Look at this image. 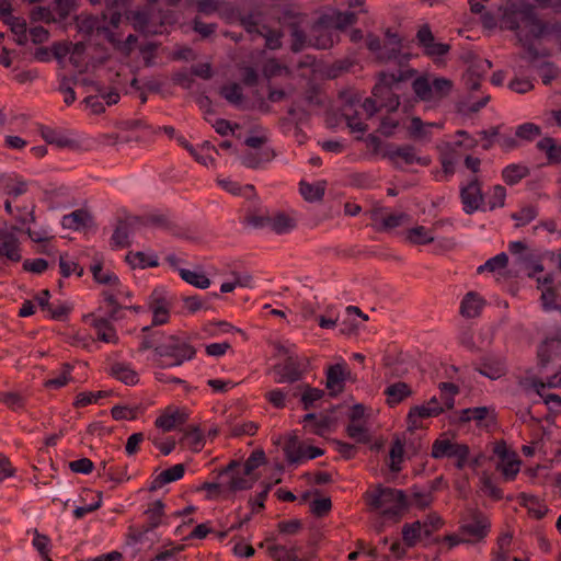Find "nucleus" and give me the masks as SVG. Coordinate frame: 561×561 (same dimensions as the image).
<instances>
[{"instance_id": "nucleus-1", "label": "nucleus", "mask_w": 561, "mask_h": 561, "mask_svg": "<svg viewBox=\"0 0 561 561\" xmlns=\"http://www.w3.org/2000/svg\"><path fill=\"white\" fill-rule=\"evenodd\" d=\"M535 8H561V0H527L520 9L511 11L504 16L507 28L516 32L523 46L530 48L534 39L551 35L561 50V25L549 27L538 20L533 10Z\"/></svg>"}, {"instance_id": "nucleus-2", "label": "nucleus", "mask_w": 561, "mask_h": 561, "mask_svg": "<svg viewBox=\"0 0 561 561\" xmlns=\"http://www.w3.org/2000/svg\"><path fill=\"white\" fill-rule=\"evenodd\" d=\"M365 501L369 507L394 523L403 517L409 507L404 491L381 484L370 486L365 493Z\"/></svg>"}, {"instance_id": "nucleus-3", "label": "nucleus", "mask_w": 561, "mask_h": 561, "mask_svg": "<svg viewBox=\"0 0 561 561\" xmlns=\"http://www.w3.org/2000/svg\"><path fill=\"white\" fill-rule=\"evenodd\" d=\"M365 144L371 154L388 159L396 168L413 164L425 168L432 163L430 156L420 154L417 149L411 145H382L380 139L374 135H369Z\"/></svg>"}, {"instance_id": "nucleus-4", "label": "nucleus", "mask_w": 561, "mask_h": 561, "mask_svg": "<svg viewBox=\"0 0 561 561\" xmlns=\"http://www.w3.org/2000/svg\"><path fill=\"white\" fill-rule=\"evenodd\" d=\"M415 75L412 68H401L396 72L380 71L373 88V96L378 101L379 106L390 113L397 112L400 106V98L394 92L399 83L411 79Z\"/></svg>"}, {"instance_id": "nucleus-5", "label": "nucleus", "mask_w": 561, "mask_h": 561, "mask_svg": "<svg viewBox=\"0 0 561 561\" xmlns=\"http://www.w3.org/2000/svg\"><path fill=\"white\" fill-rule=\"evenodd\" d=\"M196 348L181 336L168 335L162 345L156 348L154 359L159 368L178 367L185 362L192 360L196 356Z\"/></svg>"}, {"instance_id": "nucleus-6", "label": "nucleus", "mask_w": 561, "mask_h": 561, "mask_svg": "<svg viewBox=\"0 0 561 561\" xmlns=\"http://www.w3.org/2000/svg\"><path fill=\"white\" fill-rule=\"evenodd\" d=\"M412 89L420 101L437 102L451 92L453 82L446 78L431 80L427 76H420L413 80Z\"/></svg>"}, {"instance_id": "nucleus-7", "label": "nucleus", "mask_w": 561, "mask_h": 561, "mask_svg": "<svg viewBox=\"0 0 561 561\" xmlns=\"http://www.w3.org/2000/svg\"><path fill=\"white\" fill-rule=\"evenodd\" d=\"M495 457V470L501 473L503 481H514L520 471L522 460L515 450L504 440L496 442L493 446Z\"/></svg>"}, {"instance_id": "nucleus-8", "label": "nucleus", "mask_w": 561, "mask_h": 561, "mask_svg": "<svg viewBox=\"0 0 561 561\" xmlns=\"http://www.w3.org/2000/svg\"><path fill=\"white\" fill-rule=\"evenodd\" d=\"M469 454L470 451L467 445L459 444L445 434L434 440L431 451V456L434 459L455 458L458 469H462L467 465Z\"/></svg>"}, {"instance_id": "nucleus-9", "label": "nucleus", "mask_w": 561, "mask_h": 561, "mask_svg": "<svg viewBox=\"0 0 561 561\" xmlns=\"http://www.w3.org/2000/svg\"><path fill=\"white\" fill-rule=\"evenodd\" d=\"M490 526V520L484 514L470 510L460 522L459 533L465 536L467 543H474L488 536Z\"/></svg>"}, {"instance_id": "nucleus-10", "label": "nucleus", "mask_w": 561, "mask_h": 561, "mask_svg": "<svg viewBox=\"0 0 561 561\" xmlns=\"http://www.w3.org/2000/svg\"><path fill=\"white\" fill-rule=\"evenodd\" d=\"M388 41L392 48L389 51H383L381 49L380 39L377 36L368 34L366 37H364L360 31L353 30V44L363 43V45H365L371 53H374L380 61L398 59L397 53L401 46L400 39L394 34H388Z\"/></svg>"}, {"instance_id": "nucleus-11", "label": "nucleus", "mask_w": 561, "mask_h": 561, "mask_svg": "<svg viewBox=\"0 0 561 561\" xmlns=\"http://www.w3.org/2000/svg\"><path fill=\"white\" fill-rule=\"evenodd\" d=\"M283 27L290 36V50L299 53L309 46V36L305 32L301 20L298 14L285 12L283 16Z\"/></svg>"}, {"instance_id": "nucleus-12", "label": "nucleus", "mask_w": 561, "mask_h": 561, "mask_svg": "<svg viewBox=\"0 0 561 561\" xmlns=\"http://www.w3.org/2000/svg\"><path fill=\"white\" fill-rule=\"evenodd\" d=\"M148 310L152 312V325H163L170 321L171 302L163 287H156L148 296Z\"/></svg>"}, {"instance_id": "nucleus-13", "label": "nucleus", "mask_w": 561, "mask_h": 561, "mask_svg": "<svg viewBox=\"0 0 561 561\" xmlns=\"http://www.w3.org/2000/svg\"><path fill=\"white\" fill-rule=\"evenodd\" d=\"M374 411L363 404L353 405V440L357 443L370 442V420Z\"/></svg>"}, {"instance_id": "nucleus-14", "label": "nucleus", "mask_w": 561, "mask_h": 561, "mask_svg": "<svg viewBox=\"0 0 561 561\" xmlns=\"http://www.w3.org/2000/svg\"><path fill=\"white\" fill-rule=\"evenodd\" d=\"M351 24V11L346 10L341 12L337 9L330 8L323 11L312 23L314 31L329 30L335 32L337 30H344Z\"/></svg>"}, {"instance_id": "nucleus-15", "label": "nucleus", "mask_w": 561, "mask_h": 561, "mask_svg": "<svg viewBox=\"0 0 561 561\" xmlns=\"http://www.w3.org/2000/svg\"><path fill=\"white\" fill-rule=\"evenodd\" d=\"M284 453L289 463H298L304 459H316L324 455V449L317 446H305L296 436L290 437L284 446Z\"/></svg>"}, {"instance_id": "nucleus-16", "label": "nucleus", "mask_w": 561, "mask_h": 561, "mask_svg": "<svg viewBox=\"0 0 561 561\" xmlns=\"http://www.w3.org/2000/svg\"><path fill=\"white\" fill-rule=\"evenodd\" d=\"M460 198L466 214H473L481 208L484 197L478 178L474 176L467 184L461 185Z\"/></svg>"}, {"instance_id": "nucleus-17", "label": "nucleus", "mask_w": 561, "mask_h": 561, "mask_svg": "<svg viewBox=\"0 0 561 561\" xmlns=\"http://www.w3.org/2000/svg\"><path fill=\"white\" fill-rule=\"evenodd\" d=\"M14 231H23L21 227L12 226L11 231H0V256L13 263L22 260L21 243Z\"/></svg>"}, {"instance_id": "nucleus-18", "label": "nucleus", "mask_w": 561, "mask_h": 561, "mask_svg": "<svg viewBox=\"0 0 561 561\" xmlns=\"http://www.w3.org/2000/svg\"><path fill=\"white\" fill-rule=\"evenodd\" d=\"M84 319H90V325L95 330L96 339L104 343H113L117 344L119 342V337L117 335L116 329L113 325V319L96 316L94 312L84 317Z\"/></svg>"}, {"instance_id": "nucleus-19", "label": "nucleus", "mask_w": 561, "mask_h": 561, "mask_svg": "<svg viewBox=\"0 0 561 561\" xmlns=\"http://www.w3.org/2000/svg\"><path fill=\"white\" fill-rule=\"evenodd\" d=\"M274 371L278 376L277 382H296L302 378L301 364L297 356H287L282 364L274 366Z\"/></svg>"}, {"instance_id": "nucleus-20", "label": "nucleus", "mask_w": 561, "mask_h": 561, "mask_svg": "<svg viewBox=\"0 0 561 561\" xmlns=\"http://www.w3.org/2000/svg\"><path fill=\"white\" fill-rule=\"evenodd\" d=\"M416 38L419 45L427 56L439 57L447 54L449 50L448 45L435 42L434 35L427 24H424L419 28Z\"/></svg>"}, {"instance_id": "nucleus-21", "label": "nucleus", "mask_w": 561, "mask_h": 561, "mask_svg": "<svg viewBox=\"0 0 561 561\" xmlns=\"http://www.w3.org/2000/svg\"><path fill=\"white\" fill-rule=\"evenodd\" d=\"M165 503L162 500H156L148 504L142 515L146 522L142 526L149 531H153L162 525H168V516L165 514Z\"/></svg>"}, {"instance_id": "nucleus-22", "label": "nucleus", "mask_w": 561, "mask_h": 561, "mask_svg": "<svg viewBox=\"0 0 561 561\" xmlns=\"http://www.w3.org/2000/svg\"><path fill=\"white\" fill-rule=\"evenodd\" d=\"M325 389L332 398L337 397L345 389L344 365H330L325 371Z\"/></svg>"}, {"instance_id": "nucleus-23", "label": "nucleus", "mask_w": 561, "mask_h": 561, "mask_svg": "<svg viewBox=\"0 0 561 561\" xmlns=\"http://www.w3.org/2000/svg\"><path fill=\"white\" fill-rule=\"evenodd\" d=\"M91 4H105V10L102 12L104 20L108 19L113 27H118L122 20V11L125 10L130 0H88Z\"/></svg>"}, {"instance_id": "nucleus-24", "label": "nucleus", "mask_w": 561, "mask_h": 561, "mask_svg": "<svg viewBox=\"0 0 561 561\" xmlns=\"http://www.w3.org/2000/svg\"><path fill=\"white\" fill-rule=\"evenodd\" d=\"M185 465L176 463L171 468H168L161 471L157 477H154L149 486V492H156L161 489L163 485L181 480L185 473Z\"/></svg>"}, {"instance_id": "nucleus-25", "label": "nucleus", "mask_w": 561, "mask_h": 561, "mask_svg": "<svg viewBox=\"0 0 561 561\" xmlns=\"http://www.w3.org/2000/svg\"><path fill=\"white\" fill-rule=\"evenodd\" d=\"M485 306L484 298L477 291L467 293L461 302L459 312L463 318L472 319L481 314L482 309Z\"/></svg>"}, {"instance_id": "nucleus-26", "label": "nucleus", "mask_w": 561, "mask_h": 561, "mask_svg": "<svg viewBox=\"0 0 561 561\" xmlns=\"http://www.w3.org/2000/svg\"><path fill=\"white\" fill-rule=\"evenodd\" d=\"M404 436L394 434L388 456V468L391 472L398 473L402 470V463L404 461Z\"/></svg>"}, {"instance_id": "nucleus-27", "label": "nucleus", "mask_w": 561, "mask_h": 561, "mask_svg": "<svg viewBox=\"0 0 561 561\" xmlns=\"http://www.w3.org/2000/svg\"><path fill=\"white\" fill-rule=\"evenodd\" d=\"M517 501L519 502V504L523 507H525L527 510L528 515L535 519L543 518L549 511L546 503L542 500H540L538 496L533 495V494L523 492V493L518 494Z\"/></svg>"}, {"instance_id": "nucleus-28", "label": "nucleus", "mask_w": 561, "mask_h": 561, "mask_svg": "<svg viewBox=\"0 0 561 561\" xmlns=\"http://www.w3.org/2000/svg\"><path fill=\"white\" fill-rule=\"evenodd\" d=\"M156 325L149 324L141 329V342L138 346V352L144 353L148 350H153L156 354V348L159 345H162L165 340V334L161 330H153Z\"/></svg>"}, {"instance_id": "nucleus-29", "label": "nucleus", "mask_w": 561, "mask_h": 561, "mask_svg": "<svg viewBox=\"0 0 561 561\" xmlns=\"http://www.w3.org/2000/svg\"><path fill=\"white\" fill-rule=\"evenodd\" d=\"M443 221H436L432 228L424 226L413 227L405 232V238L413 244H428L435 240V230L443 226Z\"/></svg>"}, {"instance_id": "nucleus-30", "label": "nucleus", "mask_w": 561, "mask_h": 561, "mask_svg": "<svg viewBox=\"0 0 561 561\" xmlns=\"http://www.w3.org/2000/svg\"><path fill=\"white\" fill-rule=\"evenodd\" d=\"M219 185L228 193L234 196H244L253 202V205L260 203L255 186L253 184L241 185L237 181L232 180H219Z\"/></svg>"}, {"instance_id": "nucleus-31", "label": "nucleus", "mask_w": 561, "mask_h": 561, "mask_svg": "<svg viewBox=\"0 0 561 561\" xmlns=\"http://www.w3.org/2000/svg\"><path fill=\"white\" fill-rule=\"evenodd\" d=\"M101 296L104 306L100 305L98 311L103 312L102 317L113 319L114 321L122 319L119 311L124 309V307L118 302L116 296L110 290H103Z\"/></svg>"}, {"instance_id": "nucleus-32", "label": "nucleus", "mask_w": 561, "mask_h": 561, "mask_svg": "<svg viewBox=\"0 0 561 561\" xmlns=\"http://www.w3.org/2000/svg\"><path fill=\"white\" fill-rule=\"evenodd\" d=\"M145 224L163 229L172 234H179L181 232V227L171 218L169 213L150 214L146 217Z\"/></svg>"}, {"instance_id": "nucleus-33", "label": "nucleus", "mask_w": 561, "mask_h": 561, "mask_svg": "<svg viewBox=\"0 0 561 561\" xmlns=\"http://www.w3.org/2000/svg\"><path fill=\"white\" fill-rule=\"evenodd\" d=\"M436 416V410L425 403L412 407L407 415L408 430L415 431L422 426V420Z\"/></svg>"}, {"instance_id": "nucleus-34", "label": "nucleus", "mask_w": 561, "mask_h": 561, "mask_svg": "<svg viewBox=\"0 0 561 561\" xmlns=\"http://www.w3.org/2000/svg\"><path fill=\"white\" fill-rule=\"evenodd\" d=\"M110 375L127 386H135L139 382V377L128 364L115 363L112 365Z\"/></svg>"}, {"instance_id": "nucleus-35", "label": "nucleus", "mask_w": 561, "mask_h": 561, "mask_svg": "<svg viewBox=\"0 0 561 561\" xmlns=\"http://www.w3.org/2000/svg\"><path fill=\"white\" fill-rule=\"evenodd\" d=\"M181 443L186 444V446L194 453L201 451L205 446V437L199 425H188L184 430Z\"/></svg>"}, {"instance_id": "nucleus-36", "label": "nucleus", "mask_w": 561, "mask_h": 561, "mask_svg": "<svg viewBox=\"0 0 561 561\" xmlns=\"http://www.w3.org/2000/svg\"><path fill=\"white\" fill-rule=\"evenodd\" d=\"M537 149L546 154L548 164L561 162V145L551 137H543L537 142Z\"/></svg>"}, {"instance_id": "nucleus-37", "label": "nucleus", "mask_w": 561, "mask_h": 561, "mask_svg": "<svg viewBox=\"0 0 561 561\" xmlns=\"http://www.w3.org/2000/svg\"><path fill=\"white\" fill-rule=\"evenodd\" d=\"M385 394L387 396V403L390 407H394L411 397L412 389L408 383L399 381L388 386L385 390Z\"/></svg>"}, {"instance_id": "nucleus-38", "label": "nucleus", "mask_w": 561, "mask_h": 561, "mask_svg": "<svg viewBox=\"0 0 561 561\" xmlns=\"http://www.w3.org/2000/svg\"><path fill=\"white\" fill-rule=\"evenodd\" d=\"M434 127L442 128L443 125L439 123H424L420 117L414 116L411 118L409 134L414 139H428Z\"/></svg>"}, {"instance_id": "nucleus-39", "label": "nucleus", "mask_w": 561, "mask_h": 561, "mask_svg": "<svg viewBox=\"0 0 561 561\" xmlns=\"http://www.w3.org/2000/svg\"><path fill=\"white\" fill-rule=\"evenodd\" d=\"M187 421V414L182 411H174L173 413H164L158 416L154 421V425L158 428H162L164 432L172 431L176 425H182Z\"/></svg>"}, {"instance_id": "nucleus-40", "label": "nucleus", "mask_w": 561, "mask_h": 561, "mask_svg": "<svg viewBox=\"0 0 561 561\" xmlns=\"http://www.w3.org/2000/svg\"><path fill=\"white\" fill-rule=\"evenodd\" d=\"M125 261L129 264V266L133 270H135V268L145 270L147 267L159 266V261L156 255L148 256L145 252H141V251H137V252L129 251L125 256Z\"/></svg>"}, {"instance_id": "nucleus-41", "label": "nucleus", "mask_w": 561, "mask_h": 561, "mask_svg": "<svg viewBox=\"0 0 561 561\" xmlns=\"http://www.w3.org/2000/svg\"><path fill=\"white\" fill-rule=\"evenodd\" d=\"M305 428L316 435H322L330 427L331 420L328 415L318 417L316 413H307L302 416Z\"/></svg>"}, {"instance_id": "nucleus-42", "label": "nucleus", "mask_w": 561, "mask_h": 561, "mask_svg": "<svg viewBox=\"0 0 561 561\" xmlns=\"http://www.w3.org/2000/svg\"><path fill=\"white\" fill-rule=\"evenodd\" d=\"M299 192L307 202H320L325 193V182L310 184L307 181L301 180L299 183Z\"/></svg>"}, {"instance_id": "nucleus-43", "label": "nucleus", "mask_w": 561, "mask_h": 561, "mask_svg": "<svg viewBox=\"0 0 561 561\" xmlns=\"http://www.w3.org/2000/svg\"><path fill=\"white\" fill-rule=\"evenodd\" d=\"M560 339H549L543 341L538 347V358L542 366L547 365L552 358H560Z\"/></svg>"}, {"instance_id": "nucleus-44", "label": "nucleus", "mask_w": 561, "mask_h": 561, "mask_svg": "<svg viewBox=\"0 0 561 561\" xmlns=\"http://www.w3.org/2000/svg\"><path fill=\"white\" fill-rule=\"evenodd\" d=\"M42 138L49 145H56L58 148H67L72 145V140L60 131L45 125L39 126Z\"/></svg>"}, {"instance_id": "nucleus-45", "label": "nucleus", "mask_w": 561, "mask_h": 561, "mask_svg": "<svg viewBox=\"0 0 561 561\" xmlns=\"http://www.w3.org/2000/svg\"><path fill=\"white\" fill-rule=\"evenodd\" d=\"M533 388L536 393L543 400V403L548 409L554 413L561 411V397L556 393H548L546 391V385L541 381H534Z\"/></svg>"}, {"instance_id": "nucleus-46", "label": "nucleus", "mask_w": 561, "mask_h": 561, "mask_svg": "<svg viewBox=\"0 0 561 561\" xmlns=\"http://www.w3.org/2000/svg\"><path fill=\"white\" fill-rule=\"evenodd\" d=\"M271 216L268 215V210L259 209L257 211L254 209H248L245 216L242 219V224L245 226H250L254 229H262L266 226H270Z\"/></svg>"}, {"instance_id": "nucleus-47", "label": "nucleus", "mask_w": 561, "mask_h": 561, "mask_svg": "<svg viewBox=\"0 0 561 561\" xmlns=\"http://www.w3.org/2000/svg\"><path fill=\"white\" fill-rule=\"evenodd\" d=\"M333 45V32L329 30L314 31V26L310 27L309 46L318 49H328Z\"/></svg>"}, {"instance_id": "nucleus-48", "label": "nucleus", "mask_w": 561, "mask_h": 561, "mask_svg": "<svg viewBox=\"0 0 561 561\" xmlns=\"http://www.w3.org/2000/svg\"><path fill=\"white\" fill-rule=\"evenodd\" d=\"M274 157L275 152L272 149L261 152H248L242 157V164L249 169H259L262 163L272 161Z\"/></svg>"}, {"instance_id": "nucleus-49", "label": "nucleus", "mask_w": 561, "mask_h": 561, "mask_svg": "<svg viewBox=\"0 0 561 561\" xmlns=\"http://www.w3.org/2000/svg\"><path fill=\"white\" fill-rule=\"evenodd\" d=\"M129 224L126 220H119L112 237V249H124L130 245L129 242Z\"/></svg>"}, {"instance_id": "nucleus-50", "label": "nucleus", "mask_w": 561, "mask_h": 561, "mask_svg": "<svg viewBox=\"0 0 561 561\" xmlns=\"http://www.w3.org/2000/svg\"><path fill=\"white\" fill-rule=\"evenodd\" d=\"M91 220L90 214L84 209H77L69 215L64 216L62 226L67 229L79 230Z\"/></svg>"}, {"instance_id": "nucleus-51", "label": "nucleus", "mask_w": 561, "mask_h": 561, "mask_svg": "<svg viewBox=\"0 0 561 561\" xmlns=\"http://www.w3.org/2000/svg\"><path fill=\"white\" fill-rule=\"evenodd\" d=\"M73 370V365L70 363L61 364V374L56 378L46 379L43 382L44 388L46 389H60L67 386L70 381H72L71 371Z\"/></svg>"}, {"instance_id": "nucleus-52", "label": "nucleus", "mask_w": 561, "mask_h": 561, "mask_svg": "<svg viewBox=\"0 0 561 561\" xmlns=\"http://www.w3.org/2000/svg\"><path fill=\"white\" fill-rule=\"evenodd\" d=\"M11 4L5 3V5L0 3V18L8 16L9 19L5 21L10 25V30L13 34H23L27 32L26 22L22 18L11 16Z\"/></svg>"}, {"instance_id": "nucleus-53", "label": "nucleus", "mask_w": 561, "mask_h": 561, "mask_svg": "<svg viewBox=\"0 0 561 561\" xmlns=\"http://www.w3.org/2000/svg\"><path fill=\"white\" fill-rule=\"evenodd\" d=\"M422 535H424V533L420 520L405 524L402 527V538L404 545L409 548L414 547L420 541Z\"/></svg>"}, {"instance_id": "nucleus-54", "label": "nucleus", "mask_w": 561, "mask_h": 561, "mask_svg": "<svg viewBox=\"0 0 561 561\" xmlns=\"http://www.w3.org/2000/svg\"><path fill=\"white\" fill-rule=\"evenodd\" d=\"M270 227L275 233L283 234L293 230L296 227V221L287 214L280 211L271 217Z\"/></svg>"}, {"instance_id": "nucleus-55", "label": "nucleus", "mask_w": 561, "mask_h": 561, "mask_svg": "<svg viewBox=\"0 0 561 561\" xmlns=\"http://www.w3.org/2000/svg\"><path fill=\"white\" fill-rule=\"evenodd\" d=\"M219 297H220L219 294L214 293V294L207 295L204 299H202L197 295H194V296L183 297L182 300H183L187 311L190 313H195V312L199 311L201 309H205V310L209 309L210 308L209 301L213 298H219Z\"/></svg>"}, {"instance_id": "nucleus-56", "label": "nucleus", "mask_w": 561, "mask_h": 561, "mask_svg": "<svg viewBox=\"0 0 561 561\" xmlns=\"http://www.w3.org/2000/svg\"><path fill=\"white\" fill-rule=\"evenodd\" d=\"M529 174V169L523 164H510L502 171V178L508 185H514Z\"/></svg>"}, {"instance_id": "nucleus-57", "label": "nucleus", "mask_w": 561, "mask_h": 561, "mask_svg": "<svg viewBox=\"0 0 561 561\" xmlns=\"http://www.w3.org/2000/svg\"><path fill=\"white\" fill-rule=\"evenodd\" d=\"M261 12L257 8L244 12L238 24L249 34H262V28L259 27V18Z\"/></svg>"}, {"instance_id": "nucleus-58", "label": "nucleus", "mask_w": 561, "mask_h": 561, "mask_svg": "<svg viewBox=\"0 0 561 561\" xmlns=\"http://www.w3.org/2000/svg\"><path fill=\"white\" fill-rule=\"evenodd\" d=\"M91 272L93 275V279L99 284L111 285V286H115V287L121 285V280L115 273L110 272V271H107L106 273H103V263L102 262H98V263L93 264L91 266Z\"/></svg>"}, {"instance_id": "nucleus-59", "label": "nucleus", "mask_w": 561, "mask_h": 561, "mask_svg": "<svg viewBox=\"0 0 561 561\" xmlns=\"http://www.w3.org/2000/svg\"><path fill=\"white\" fill-rule=\"evenodd\" d=\"M144 412L141 405L128 407L116 404L111 409V415L116 421L122 420H136L138 415Z\"/></svg>"}, {"instance_id": "nucleus-60", "label": "nucleus", "mask_w": 561, "mask_h": 561, "mask_svg": "<svg viewBox=\"0 0 561 561\" xmlns=\"http://www.w3.org/2000/svg\"><path fill=\"white\" fill-rule=\"evenodd\" d=\"M298 388L304 389L300 399L304 410L313 408L314 402L321 400L325 396L324 390L311 387L310 385H301Z\"/></svg>"}, {"instance_id": "nucleus-61", "label": "nucleus", "mask_w": 561, "mask_h": 561, "mask_svg": "<svg viewBox=\"0 0 561 561\" xmlns=\"http://www.w3.org/2000/svg\"><path fill=\"white\" fill-rule=\"evenodd\" d=\"M179 274L184 282L196 288L206 289L210 285V279L203 273L180 268Z\"/></svg>"}, {"instance_id": "nucleus-62", "label": "nucleus", "mask_w": 561, "mask_h": 561, "mask_svg": "<svg viewBox=\"0 0 561 561\" xmlns=\"http://www.w3.org/2000/svg\"><path fill=\"white\" fill-rule=\"evenodd\" d=\"M353 362H356L358 366H362V373L353 374V383H366L373 375L374 364L366 365V357L360 353H353Z\"/></svg>"}, {"instance_id": "nucleus-63", "label": "nucleus", "mask_w": 561, "mask_h": 561, "mask_svg": "<svg viewBox=\"0 0 561 561\" xmlns=\"http://www.w3.org/2000/svg\"><path fill=\"white\" fill-rule=\"evenodd\" d=\"M505 371V365L501 360L484 362L479 367V373L492 380L501 378Z\"/></svg>"}, {"instance_id": "nucleus-64", "label": "nucleus", "mask_w": 561, "mask_h": 561, "mask_svg": "<svg viewBox=\"0 0 561 561\" xmlns=\"http://www.w3.org/2000/svg\"><path fill=\"white\" fill-rule=\"evenodd\" d=\"M541 302L546 311L561 310V296L552 288H542Z\"/></svg>"}]
</instances>
